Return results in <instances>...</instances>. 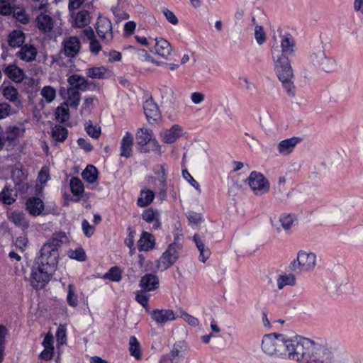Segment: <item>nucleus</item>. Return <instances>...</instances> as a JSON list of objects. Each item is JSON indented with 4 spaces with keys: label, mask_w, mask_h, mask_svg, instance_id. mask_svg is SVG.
Returning <instances> with one entry per match:
<instances>
[{
    "label": "nucleus",
    "mask_w": 363,
    "mask_h": 363,
    "mask_svg": "<svg viewBox=\"0 0 363 363\" xmlns=\"http://www.w3.org/2000/svg\"><path fill=\"white\" fill-rule=\"evenodd\" d=\"M67 237L65 233L55 234L41 247L35 258L31 273V285L35 289H43L55 272L59 259L58 250Z\"/></svg>",
    "instance_id": "1"
},
{
    "label": "nucleus",
    "mask_w": 363,
    "mask_h": 363,
    "mask_svg": "<svg viewBox=\"0 0 363 363\" xmlns=\"http://www.w3.org/2000/svg\"><path fill=\"white\" fill-rule=\"evenodd\" d=\"M295 45L294 38L288 34L282 37L281 48L277 46L272 49L275 72L284 91L290 97H294L296 91L293 81L294 75L289 60V56L292 55L295 51Z\"/></svg>",
    "instance_id": "2"
},
{
    "label": "nucleus",
    "mask_w": 363,
    "mask_h": 363,
    "mask_svg": "<svg viewBox=\"0 0 363 363\" xmlns=\"http://www.w3.org/2000/svg\"><path fill=\"white\" fill-rule=\"evenodd\" d=\"M333 350L321 340H310L298 336L296 361L308 363L310 361L320 363H334Z\"/></svg>",
    "instance_id": "3"
},
{
    "label": "nucleus",
    "mask_w": 363,
    "mask_h": 363,
    "mask_svg": "<svg viewBox=\"0 0 363 363\" xmlns=\"http://www.w3.org/2000/svg\"><path fill=\"white\" fill-rule=\"evenodd\" d=\"M298 336L287 338L283 334L264 335L262 341V350L269 356L296 361Z\"/></svg>",
    "instance_id": "4"
},
{
    "label": "nucleus",
    "mask_w": 363,
    "mask_h": 363,
    "mask_svg": "<svg viewBox=\"0 0 363 363\" xmlns=\"http://www.w3.org/2000/svg\"><path fill=\"white\" fill-rule=\"evenodd\" d=\"M316 264V255L311 252L300 250L297 253L296 259L290 264V269L296 271L299 269L301 271H311Z\"/></svg>",
    "instance_id": "5"
},
{
    "label": "nucleus",
    "mask_w": 363,
    "mask_h": 363,
    "mask_svg": "<svg viewBox=\"0 0 363 363\" xmlns=\"http://www.w3.org/2000/svg\"><path fill=\"white\" fill-rule=\"evenodd\" d=\"M248 184L257 195L267 193L269 190L268 180L262 174L255 171L250 173L248 177Z\"/></svg>",
    "instance_id": "6"
},
{
    "label": "nucleus",
    "mask_w": 363,
    "mask_h": 363,
    "mask_svg": "<svg viewBox=\"0 0 363 363\" xmlns=\"http://www.w3.org/2000/svg\"><path fill=\"white\" fill-rule=\"evenodd\" d=\"M137 145L140 146V152H147L149 150L145 148L147 143H151L154 147V150L160 151V146L157 140L153 138L152 130L147 128H139L135 135Z\"/></svg>",
    "instance_id": "7"
},
{
    "label": "nucleus",
    "mask_w": 363,
    "mask_h": 363,
    "mask_svg": "<svg viewBox=\"0 0 363 363\" xmlns=\"http://www.w3.org/2000/svg\"><path fill=\"white\" fill-rule=\"evenodd\" d=\"M182 247L180 243L174 242L163 252L160 262L162 263L164 269H168L177 262L179 258V251L182 249Z\"/></svg>",
    "instance_id": "8"
},
{
    "label": "nucleus",
    "mask_w": 363,
    "mask_h": 363,
    "mask_svg": "<svg viewBox=\"0 0 363 363\" xmlns=\"http://www.w3.org/2000/svg\"><path fill=\"white\" fill-rule=\"evenodd\" d=\"M96 33L105 42L109 43L113 39L112 23L106 18H100L96 23Z\"/></svg>",
    "instance_id": "9"
},
{
    "label": "nucleus",
    "mask_w": 363,
    "mask_h": 363,
    "mask_svg": "<svg viewBox=\"0 0 363 363\" xmlns=\"http://www.w3.org/2000/svg\"><path fill=\"white\" fill-rule=\"evenodd\" d=\"M63 52L67 57H74L79 52L81 43L76 36L65 38L62 41Z\"/></svg>",
    "instance_id": "10"
},
{
    "label": "nucleus",
    "mask_w": 363,
    "mask_h": 363,
    "mask_svg": "<svg viewBox=\"0 0 363 363\" xmlns=\"http://www.w3.org/2000/svg\"><path fill=\"white\" fill-rule=\"evenodd\" d=\"M143 108L147 120L150 124H153L160 119L161 114L159 107L152 99L145 101Z\"/></svg>",
    "instance_id": "11"
},
{
    "label": "nucleus",
    "mask_w": 363,
    "mask_h": 363,
    "mask_svg": "<svg viewBox=\"0 0 363 363\" xmlns=\"http://www.w3.org/2000/svg\"><path fill=\"white\" fill-rule=\"evenodd\" d=\"M148 313L157 324H164L176 319L174 311L169 309H154L150 310Z\"/></svg>",
    "instance_id": "12"
},
{
    "label": "nucleus",
    "mask_w": 363,
    "mask_h": 363,
    "mask_svg": "<svg viewBox=\"0 0 363 363\" xmlns=\"http://www.w3.org/2000/svg\"><path fill=\"white\" fill-rule=\"evenodd\" d=\"M160 281L157 275L149 273L143 276L139 286L144 291H152L159 288Z\"/></svg>",
    "instance_id": "13"
},
{
    "label": "nucleus",
    "mask_w": 363,
    "mask_h": 363,
    "mask_svg": "<svg viewBox=\"0 0 363 363\" xmlns=\"http://www.w3.org/2000/svg\"><path fill=\"white\" fill-rule=\"evenodd\" d=\"M68 83L78 90L85 91L87 90L94 91V88L91 87L93 83L89 82L84 77L79 74H72L68 77Z\"/></svg>",
    "instance_id": "14"
},
{
    "label": "nucleus",
    "mask_w": 363,
    "mask_h": 363,
    "mask_svg": "<svg viewBox=\"0 0 363 363\" xmlns=\"http://www.w3.org/2000/svg\"><path fill=\"white\" fill-rule=\"evenodd\" d=\"M188 352V346L184 341H179L174 343L170 353L172 363H179L180 360L185 357Z\"/></svg>",
    "instance_id": "15"
},
{
    "label": "nucleus",
    "mask_w": 363,
    "mask_h": 363,
    "mask_svg": "<svg viewBox=\"0 0 363 363\" xmlns=\"http://www.w3.org/2000/svg\"><path fill=\"white\" fill-rule=\"evenodd\" d=\"M26 210L33 216L40 215L44 210L45 206L43 201L38 197H30L26 202Z\"/></svg>",
    "instance_id": "16"
},
{
    "label": "nucleus",
    "mask_w": 363,
    "mask_h": 363,
    "mask_svg": "<svg viewBox=\"0 0 363 363\" xmlns=\"http://www.w3.org/2000/svg\"><path fill=\"white\" fill-rule=\"evenodd\" d=\"M152 45L155 48V53L164 59L168 58L172 50L169 43L162 38L154 39Z\"/></svg>",
    "instance_id": "17"
},
{
    "label": "nucleus",
    "mask_w": 363,
    "mask_h": 363,
    "mask_svg": "<svg viewBox=\"0 0 363 363\" xmlns=\"http://www.w3.org/2000/svg\"><path fill=\"white\" fill-rule=\"evenodd\" d=\"M301 141V139L298 137H293L291 138L281 140L277 145V150L280 155H288L293 152L295 147Z\"/></svg>",
    "instance_id": "18"
},
{
    "label": "nucleus",
    "mask_w": 363,
    "mask_h": 363,
    "mask_svg": "<svg viewBox=\"0 0 363 363\" xmlns=\"http://www.w3.org/2000/svg\"><path fill=\"white\" fill-rule=\"evenodd\" d=\"M37 49L34 45L25 44L21 46L16 55L22 60L27 62H31L35 60L37 55Z\"/></svg>",
    "instance_id": "19"
},
{
    "label": "nucleus",
    "mask_w": 363,
    "mask_h": 363,
    "mask_svg": "<svg viewBox=\"0 0 363 363\" xmlns=\"http://www.w3.org/2000/svg\"><path fill=\"white\" fill-rule=\"evenodd\" d=\"M141 216L145 221L152 224L154 230H157L160 228V214L158 211L149 208L143 212Z\"/></svg>",
    "instance_id": "20"
},
{
    "label": "nucleus",
    "mask_w": 363,
    "mask_h": 363,
    "mask_svg": "<svg viewBox=\"0 0 363 363\" xmlns=\"http://www.w3.org/2000/svg\"><path fill=\"white\" fill-rule=\"evenodd\" d=\"M87 77L91 79H108L111 77L112 72L111 70L104 66L94 67L88 68L85 70Z\"/></svg>",
    "instance_id": "21"
},
{
    "label": "nucleus",
    "mask_w": 363,
    "mask_h": 363,
    "mask_svg": "<svg viewBox=\"0 0 363 363\" xmlns=\"http://www.w3.org/2000/svg\"><path fill=\"white\" fill-rule=\"evenodd\" d=\"M4 73L10 79L16 83L21 82L25 76L23 70L13 64L6 67Z\"/></svg>",
    "instance_id": "22"
},
{
    "label": "nucleus",
    "mask_w": 363,
    "mask_h": 363,
    "mask_svg": "<svg viewBox=\"0 0 363 363\" xmlns=\"http://www.w3.org/2000/svg\"><path fill=\"white\" fill-rule=\"evenodd\" d=\"M133 138L129 132H126L121 143V155L125 158L132 156Z\"/></svg>",
    "instance_id": "23"
},
{
    "label": "nucleus",
    "mask_w": 363,
    "mask_h": 363,
    "mask_svg": "<svg viewBox=\"0 0 363 363\" xmlns=\"http://www.w3.org/2000/svg\"><path fill=\"white\" fill-rule=\"evenodd\" d=\"M37 27L44 33L50 32L54 26L52 18L47 14L40 13L36 18Z\"/></svg>",
    "instance_id": "24"
},
{
    "label": "nucleus",
    "mask_w": 363,
    "mask_h": 363,
    "mask_svg": "<svg viewBox=\"0 0 363 363\" xmlns=\"http://www.w3.org/2000/svg\"><path fill=\"white\" fill-rule=\"evenodd\" d=\"M182 128L180 125L175 124L172 127L167 130L162 135V141L167 144L174 143L182 135Z\"/></svg>",
    "instance_id": "25"
},
{
    "label": "nucleus",
    "mask_w": 363,
    "mask_h": 363,
    "mask_svg": "<svg viewBox=\"0 0 363 363\" xmlns=\"http://www.w3.org/2000/svg\"><path fill=\"white\" fill-rule=\"evenodd\" d=\"M139 251H148L153 249L155 246V239L152 234L147 232H143L140 240H138Z\"/></svg>",
    "instance_id": "26"
},
{
    "label": "nucleus",
    "mask_w": 363,
    "mask_h": 363,
    "mask_svg": "<svg viewBox=\"0 0 363 363\" xmlns=\"http://www.w3.org/2000/svg\"><path fill=\"white\" fill-rule=\"evenodd\" d=\"M9 219L16 226L21 228L23 230H25L29 226V223L23 212L17 211H13L9 216Z\"/></svg>",
    "instance_id": "27"
},
{
    "label": "nucleus",
    "mask_w": 363,
    "mask_h": 363,
    "mask_svg": "<svg viewBox=\"0 0 363 363\" xmlns=\"http://www.w3.org/2000/svg\"><path fill=\"white\" fill-rule=\"evenodd\" d=\"M25 41V34L18 30H13L8 37L9 46L12 48H21Z\"/></svg>",
    "instance_id": "28"
},
{
    "label": "nucleus",
    "mask_w": 363,
    "mask_h": 363,
    "mask_svg": "<svg viewBox=\"0 0 363 363\" xmlns=\"http://www.w3.org/2000/svg\"><path fill=\"white\" fill-rule=\"evenodd\" d=\"M193 240L194 241L196 247L200 252L199 259L204 263L206 260L209 257L210 250L208 247L206 248L203 241L199 234H195L194 235Z\"/></svg>",
    "instance_id": "29"
},
{
    "label": "nucleus",
    "mask_w": 363,
    "mask_h": 363,
    "mask_svg": "<svg viewBox=\"0 0 363 363\" xmlns=\"http://www.w3.org/2000/svg\"><path fill=\"white\" fill-rule=\"evenodd\" d=\"M1 94L3 96L11 102L20 103V100L18 99L19 94L18 90L13 86H1Z\"/></svg>",
    "instance_id": "30"
},
{
    "label": "nucleus",
    "mask_w": 363,
    "mask_h": 363,
    "mask_svg": "<svg viewBox=\"0 0 363 363\" xmlns=\"http://www.w3.org/2000/svg\"><path fill=\"white\" fill-rule=\"evenodd\" d=\"M155 198V193L150 189H143L140 191V196L137 200V205L140 207L149 206Z\"/></svg>",
    "instance_id": "31"
},
{
    "label": "nucleus",
    "mask_w": 363,
    "mask_h": 363,
    "mask_svg": "<svg viewBox=\"0 0 363 363\" xmlns=\"http://www.w3.org/2000/svg\"><path fill=\"white\" fill-rule=\"evenodd\" d=\"M13 190L9 186L6 185L0 192V201L4 204L11 205L16 201V194H13Z\"/></svg>",
    "instance_id": "32"
},
{
    "label": "nucleus",
    "mask_w": 363,
    "mask_h": 363,
    "mask_svg": "<svg viewBox=\"0 0 363 363\" xmlns=\"http://www.w3.org/2000/svg\"><path fill=\"white\" fill-rule=\"evenodd\" d=\"M325 56L326 55L323 46L319 45L317 48L313 49V51L310 55V60L314 66L318 67Z\"/></svg>",
    "instance_id": "33"
},
{
    "label": "nucleus",
    "mask_w": 363,
    "mask_h": 363,
    "mask_svg": "<svg viewBox=\"0 0 363 363\" xmlns=\"http://www.w3.org/2000/svg\"><path fill=\"white\" fill-rule=\"evenodd\" d=\"M82 178L90 184L96 182L98 177L97 169L92 164H89L82 173Z\"/></svg>",
    "instance_id": "34"
},
{
    "label": "nucleus",
    "mask_w": 363,
    "mask_h": 363,
    "mask_svg": "<svg viewBox=\"0 0 363 363\" xmlns=\"http://www.w3.org/2000/svg\"><path fill=\"white\" fill-rule=\"evenodd\" d=\"M129 351L130 355L133 356L136 359L141 357V346L139 341L135 336H130L129 340Z\"/></svg>",
    "instance_id": "35"
},
{
    "label": "nucleus",
    "mask_w": 363,
    "mask_h": 363,
    "mask_svg": "<svg viewBox=\"0 0 363 363\" xmlns=\"http://www.w3.org/2000/svg\"><path fill=\"white\" fill-rule=\"evenodd\" d=\"M68 135L67 129L62 125H57L52 130V138L58 142H64Z\"/></svg>",
    "instance_id": "36"
},
{
    "label": "nucleus",
    "mask_w": 363,
    "mask_h": 363,
    "mask_svg": "<svg viewBox=\"0 0 363 363\" xmlns=\"http://www.w3.org/2000/svg\"><path fill=\"white\" fill-rule=\"evenodd\" d=\"M70 189L72 193L77 196H81L84 191V184L78 177H73L71 179Z\"/></svg>",
    "instance_id": "37"
},
{
    "label": "nucleus",
    "mask_w": 363,
    "mask_h": 363,
    "mask_svg": "<svg viewBox=\"0 0 363 363\" xmlns=\"http://www.w3.org/2000/svg\"><path fill=\"white\" fill-rule=\"evenodd\" d=\"M296 284V277L294 274L280 275L277 279V286L279 289H283L285 286H294Z\"/></svg>",
    "instance_id": "38"
},
{
    "label": "nucleus",
    "mask_w": 363,
    "mask_h": 363,
    "mask_svg": "<svg viewBox=\"0 0 363 363\" xmlns=\"http://www.w3.org/2000/svg\"><path fill=\"white\" fill-rule=\"evenodd\" d=\"M21 132L23 133L25 132V129H21L19 127L16 125L10 126L6 131L5 138L9 142H13L18 139Z\"/></svg>",
    "instance_id": "39"
},
{
    "label": "nucleus",
    "mask_w": 363,
    "mask_h": 363,
    "mask_svg": "<svg viewBox=\"0 0 363 363\" xmlns=\"http://www.w3.org/2000/svg\"><path fill=\"white\" fill-rule=\"evenodd\" d=\"M56 120L60 123H65L69 118V111L67 106L62 104L58 106L55 111Z\"/></svg>",
    "instance_id": "40"
},
{
    "label": "nucleus",
    "mask_w": 363,
    "mask_h": 363,
    "mask_svg": "<svg viewBox=\"0 0 363 363\" xmlns=\"http://www.w3.org/2000/svg\"><path fill=\"white\" fill-rule=\"evenodd\" d=\"M74 23L79 28L84 27L89 23V13L87 11H81L78 12Z\"/></svg>",
    "instance_id": "41"
},
{
    "label": "nucleus",
    "mask_w": 363,
    "mask_h": 363,
    "mask_svg": "<svg viewBox=\"0 0 363 363\" xmlns=\"http://www.w3.org/2000/svg\"><path fill=\"white\" fill-rule=\"evenodd\" d=\"M103 278L112 281H119L122 278L121 270L118 267H113L104 274Z\"/></svg>",
    "instance_id": "42"
},
{
    "label": "nucleus",
    "mask_w": 363,
    "mask_h": 363,
    "mask_svg": "<svg viewBox=\"0 0 363 363\" xmlns=\"http://www.w3.org/2000/svg\"><path fill=\"white\" fill-rule=\"evenodd\" d=\"M129 49L132 50L137 57L142 61H148L159 65L160 64L155 61L152 57L148 55L147 52L144 49H138L134 46H129Z\"/></svg>",
    "instance_id": "43"
},
{
    "label": "nucleus",
    "mask_w": 363,
    "mask_h": 363,
    "mask_svg": "<svg viewBox=\"0 0 363 363\" xmlns=\"http://www.w3.org/2000/svg\"><path fill=\"white\" fill-rule=\"evenodd\" d=\"M336 67L335 61L328 57L327 55L324 57L322 62L319 64L318 67L326 72H331L335 70Z\"/></svg>",
    "instance_id": "44"
},
{
    "label": "nucleus",
    "mask_w": 363,
    "mask_h": 363,
    "mask_svg": "<svg viewBox=\"0 0 363 363\" xmlns=\"http://www.w3.org/2000/svg\"><path fill=\"white\" fill-rule=\"evenodd\" d=\"M333 352L335 354L334 363H352V357L347 352L333 350Z\"/></svg>",
    "instance_id": "45"
},
{
    "label": "nucleus",
    "mask_w": 363,
    "mask_h": 363,
    "mask_svg": "<svg viewBox=\"0 0 363 363\" xmlns=\"http://www.w3.org/2000/svg\"><path fill=\"white\" fill-rule=\"evenodd\" d=\"M85 130L89 136L94 139L99 138L101 135V128L97 125H93L91 121L86 122Z\"/></svg>",
    "instance_id": "46"
},
{
    "label": "nucleus",
    "mask_w": 363,
    "mask_h": 363,
    "mask_svg": "<svg viewBox=\"0 0 363 363\" xmlns=\"http://www.w3.org/2000/svg\"><path fill=\"white\" fill-rule=\"evenodd\" d=\"M135 300L145 308L148 313L150 308L148 306L149 296H147L144 291H138L135 294Z\"/></svg>",
    "instance_id": "47"
},
{
    "label": "nucleus",
    "mask_w": 363,
    "mask_h": 363,
    "mask_svg": "<svg viewBox=\"0 0 363 363\" xmlns=\"http://www.w3.org/2000/svg\"><path fill=\"white\" fill-rule=\"evenodd\" d=\"M41 95L45 99L48 103H50L55 99L56 91L52 86H46L41 90Z\"/></svg>",
    "instance_id": "48"
},
{
    "label": "nucleus",
    "mask_w": 363,
    "mask_h": 363,
    "mask_svg": "<svg viewBox=\"0 0 363 363\" xmlns=\"http://www.w3.org/2000/svg\"><path fill=\"white\" fill-rule=\"evenodd\" d=\"M67 301L72 307H76L78 305V298L74 294V286L73 284L68 285Z\"/></svg>",
    "instance_id": "49"
},
{
    "label": "nucleus",
    "mask_w": 363,
    "mask_h": 363,
    "mask_svg": "<svg viewBox=\"0 0 363 363\" xmlns=\"http://www.w3.org/2000/svg\"><path fill=\"white\" fill-rule=\"evenodd\" d=\"M6 333V328L3 325H0V363H2L4 357L5 336Z\"/></svg>",
    "instance_id": "50"
},
{
    "label": "nucleus",
    "mask_w": 363,
    "mask_h": 363,
    "mask_svg": "<svg viewBox=\"0 0 363 363\" xmlns=\"http://www.w3.org/2000/svg\"><path fill=\"white\" fill-rule=\"evenodd\" d=\"M294 220V216L291 214L283 215L279 218L281 226L285 230H289L291 228Z\"/></svg>",
    "instance_id": "51"
},
{
    "label": "nucleus",
    "mask_w": 363,
    "mask_h": 363,
    "mask_svg": "<svg viewBox=\"0 0 363 363\" xmlns=\"http://www.w3.org/2000/svg\"><path fill=\"white\" fill-rule=\"evenodd\" d=\"M13 16L20 22L26 23L28 22V18L25 13V11L20 8L13 7L11 13Z\"/></svg>",
    "instance_id": "52"
},
{
    "label": "nucleus",
    "mask_w": 363,
    "mask_h": 363,
    "mask_svg": "<svg viewBox=\"0 0 363 363\" xmlns=\"http://www.w3.org/2000/svg\"><path fill=\"white\" fill-rule=\"evenodd\" d=\"M255 37L259 45L263 44L266 41V34L261 26H256L255 28Z\"/></svg>",
    "instance_id": "53"
},
{
    "label": "nucleus",
    "mask_w": 363,
    "mask_h": 363,
    "mask_svg": "<svg viewBox=\"0 0 363 363\" xmlns=\"http://www.w3.org/2000/svg\"><path fill=\"white\" fill-rule=\"evenodd\" d=\"M11 114V106L6 102L0 103V119L7 118Z\"/></svg>",
    "instance_id": "54"
},
{
    "label": "nucleus",
    "mask_w": 363,
    "mask_h": 363,
    "mask_svg": "<svg viewBox=\"0 0 363 363\" xmlns=\"http://www.w3.org/2000/svg\"><path fill=\"white\" fill-rule=\"evenodd\" d=\"M12 7L9 2L6 0H0V13L3 15H10L13 11Z\"/></svg>",
    "instance_id": "55"
},
{
    "label": "nucleus",
    "mask_w": 363,
    "mask_h": 363,
    "mask_svg": "<svg viewBox=\"0 0 363 363\" xmlns=\"http://www.w3.org/2000/svg\"><path fill=\"white\" fill-rule=\"evenodd\" d=\"M69 257L80 262L84 261L86 257L85 252L82 248H79L74 251H72Z\"/></svg>",
    "instance_id": "56"
},
{
    "label": "nucleus",
    "mask_w": 363,
    "mask_h": 363,
    "mask_svg": "<svg viewBox=\"0 0 363 363\" xmlns=\"http://www.w3.org/2000/svg\"><path fill=\"white\" fill-rule=\"evenodd\" d=\"M157 167H158V169L157 170V172H155V173L157 174H158V176H159L158 180L160 183V185L164 186V183L167 182L166 169H165L164 164H160L157 166Z\"/></svg>",
    "instance_id": "57"
},
{
    "label": "nucleus",
    "mask_w": 363,
    "mask_h": 363,
    "mask_svg": "<svg viewBox=\"0 0 363 363\" xmlns=\"http://www.w3.org/2000/svg\"><path fill=\"white\" fill-rule=\"evenodd\" d=\"M162 13L167 20L173 25H177L179 22L177 17L174 15V13L167 9H163Z\"/></svg>",
    "instance_id": "58"
},
{
    "label": "nucleus",
    "mask_w": 363,
    "mask_h": 363,
    "mask_svg": "<svg viewBox=\"0 0 363 363\" xmlns=\"http://www.w3.org/2000/svg\"><path fill=\"white\" fill-rule=\"evenodd\" d=\"M128 235L127 238L125 239V245L129 247L130 250H132V247L134 246V238L135 235V231L132 230L130 228H128Z\"/></svg>",
    "instance_id": "59"
},
{
    "label": "nucleus",
    "mask_w": 363,
    "mask_h": 363,
    "mask_svg": "<svg viewBox=\"0 0 363 363\" xmlns=\"http://www.w3.org/2000/svg\"><path fill=\"white\" fill-rule=\"evenodd\" d=\"M84 233L88 238L91 237L94 232V228L91 226L86 220H84L82 223Z\"/></svg>",
    "instance_id": "60"
},
{
    "label": "nucleus",
    "mask_w": 363,
    "mask_h": 363,
    "mask_svg": "<svg viewBox=\"0 0 363 363\" xmlns=\"http://www.w3.org/2000/svg\"><path fill=\"white\" fill-rule=\"evenodd\" d=\"M182 175L184 178L188 181L194 188L199 189V183L193 178L187 169L182 170Z\"/></svg>",
    "instance_id": "61"
},
{
    "label": "nucleus",
    "mask_w": 363,
    "mask_h": 363,
    "mask_svg": "<svg viewBox=\"0 0 363 363\" xmlns=\"http://www.w3.org/2000/svg\"><path fill=\"white\" fill-rule=\"evenodd\" d=\"M77 144L86 152H89L93 150V146L91 144L82 138H80L77 140Z\"/></svg>",
    "instance_id": "62"
},
{
    "label": "nucleus",
    "mask_w": 363,
    "mask_h": 363,
    "mask_svg": "<svg viewBox=\"0 0 363 363\" xmlns=\"http://www.w3.org/2000/svg\"><path fill=\"white\" fill-rule=\"evenodd\" d=\"M89 49L91 52L94 55H97L100 52L101 45L96 38L90 41Z\"/></svg>",
    "instance_id": "63"
},
{
    "label": "nucleus",
    "mask_w": 363,
    "mask_h": 363,
    "mask_svg": "<svg viewBox=\"0 0 363 363\" xmlns=\"http://www.w3.org/2000/svg\"><path fill=\"white\" fill-rule=\"evenodd\" d=\"M182 317L191 326H196L199 323V320L196 317H194L187 313H183Z\"/></svg>",
    "instance_id": "64"
}]
</instances>
